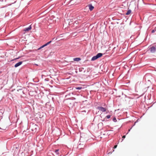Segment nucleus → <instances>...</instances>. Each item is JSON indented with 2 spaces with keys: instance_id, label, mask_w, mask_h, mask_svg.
<instances>
[{
  "instance_id": "1",
  "label": "nucleus",
  "mask_w": 156,
  "mask_h": 156,
  "mask_svg": "<svg viewBox=\"0 0 156 156\" xmlns=\"http://www.w3.org/2000/svg\"><path fill=\"white\" fill-rule=\"evenodd\" d=\"M147 49V51H150L151 53H156V44L150 46L148 47Z\"/></svg>"
},
{
  "instance_id": "2",
  "label": "nucleus",
  "mask_w": 156,
  "mask_h": 156,
  "mask_svg": "<svg viewBox=\"0 0 156 156\" xmlns=\"http://www.w3.org/2000/svg\"><path fill=\"white\" fill-rule=\"evenodd\" d=\"M103 54L101 53H98L96 55L93 56L91 59V61H95L98 58H99L101 57L102 55H103Z\"/></svg>"
},
{
  "instance_id": "3",
  "label": "nucleus",
  "mask_w": 156,
  "mask_h": 156,
  "mask_svg": "<svg viewBox=\"0 0 156 156\" xmlns=\"http://www.w3.org/2000/svg\"><path fill=\"white\" fill-rule=\"evenodd\" d=\"M52 42V41H49L47 42L45 44H44L42 46L40 47L39 48H38L37 49V50H40L41 49H42V48H44V47L47 46L49 44H50Z\"/></svg>"
},
{
  "instance_id": "4",
  "label": "nucleus",
  "mask_w": 156,
  "mask_h": 156,
  "mask_svg": "<svg viewBox=\"0 0 156 156\" xmlns=\"http://www.w3.org/2000/svg\"><path fill=\"white\" fill-rule=\"evenodd\" d=\"M97 109L99 110L100 111L102 112H105L106 111V108H105L103 107L102 106H98L97 107Z\"/></svg>"
},
{
  "instance_id": "5",
  "label": "nucleus",
  "mask_w": 156,
  "mask_h": 156,
  "mask_svg": "<svg viewBox=\"0 0 156 156\" xmlns=\"http://www.w3.org/2000/svg\"><path fill=\"white\" fill-rule=\"evenodd\" d=\"M32 29V27L31 25L29 26L28 27L26 28L23 29V31L25 32L29 31L30 30Z\"/></svg>"
},
{
  "instance_id": "6",
  "label": "nucleus",
  "mask_w": 156,
  "mask_h": 156,
  "mask_svg": "<svg viewBox=\"0 0 156 156\" xmlns=\"http://www.w3.org/2000/svg\"><path fill=\"white\" fill-rule=\"evenodd\" d=\"M23 61H21L18 62L16 64L14 65V67L15 68H17L19 66H20L23 63Z\"/></svg>"
},
{
  "instance_id": "7",
  "label": "nucleus",
  "mask_w": 156,
  "mask_h": 156,
  "mask_svg": "<svg viewBox=\"0 0 156 156\" xmlns=\"http://www.w3.org/2000/svg\"><path fill=\"white\" fill-rule=\"evenodd\" d=\"M87 6L89 7V9L90 11H92L94 8V7L91 4L88 5Z\"/></svg>"
},
{
  "instance_id": "8",
  "label": "nucleus",
  "mask_w": 156,
  "mask_h": 156,
  "mask_svg": "<svg viewBox=\"0 0 156 156\" xmlns=\"http://www.w3.org/2000/svg\"><path fill=\"white\" fill-rule=\"evenodd\" d=\"M81 58L80 57H76L73 58V60L75 62H79L81 60Z\"/></svg>"
},
{
  "instance_id": "9",
  "label": "nucleus",
  "mask_w": 156,
  "mask_h": 156,
  "mask_svg": "<svg viewBox=\"0 0 156 156\" xmlns=\"http://www.w3.org/2000/svg\"><path fill=\"white\" fill-rule=\"evenodd\" d=\"M75 88L76 90H80L82 89H84V87L83 86H80L76 87Z\"/></svg>"
},
{
  "instance_id": "10",
  "label": "nucleus",
  "mask_w": 156,
  "mask_h": 156,
  "mask_svg": "<svg viewBox=\"0 0 156 156\" xmlns=\"http://www.w3.org/2000/svg\"><path fill=\"white\" fill-rule=\"evenodd\" d=\"M17 91H22L23 90V88H25L24 87H22L20 86H18L17 87Z\"/></svg>"
},
{
  "instance_id": "11",
  "label": "nucleus",
  "mask_w": 156,
  "mask_h": 156,
  "mask_svg": "<svg viewBox=\"0 0 156 156\" xmlns=\"http://www.w3.org/2000/svg\"><path fill=\"white\" fill-rule=\"evenodd\" d=\"M24 109L26 111V113L29 114V112L28 110H30L29 108L28 107H25Z\"/></svg>"
},
{
  "instance_id": "12",
  "label": "nucleus",
  "mask_w": 156,
  "mask_h": 156,
  "mask_svg": "<svg viewBox=\"0 0 156 156\" xmlns=\"http://www.w3.org/2000/svg\"><path fill=\"white\" fill-rule=\"evenodd\" d=\"M131 9H128V10H127V12L125 13L126 15H129V14H130L131 13Z\"/></svg>"
},
{
  "instance_id": "13",
  "label": "nucleus",
  "mask_w": 156,
  "mask_h": 156,
  "mask_svg": "<svg viewBox=\"0 0 156 156\" xmlns=\"http://www.w3.org/2000/svg\"><path fill=\"white\" fill-rule=\"evenodd\" d=\"M59 150L58 149H56L55 151V152L56 154L58 155L59 154Z\"/></svg>"
},
{
  "instance_id": "14",
  "label": "nucleus",
  "mask_w": 156,
  "mask_h": 156,
  "mask_svg": "<svg viewBox=\"0 0 156 156\" xmlns=\"http://www.w3.org/2000/svg\"><path fill=\"white\" fill-rule=\"evenodd\" d=\"M113 121L114 122H116L117 121V120H116V118L115 117H114L113 119H112Z\"/></svg>"
},
{
  "instance_id": "15",
  "label": "nucleus",
  "mask_w": 156,
  "mask_h": 156,
  "mask_svg": "<svg viewBox=\"0 0 156 156\" xmlns=\"http://www.w3.org/2000/svg\"><path fill=\"white\" fill-rule=\"evenodd\" d=\"M111 117V115H107L105 117V118L107 119H109Z\"/></svg>"
},
{
  "instance_id": "16",
  "label": "nucleus",
  "mask_w": 156,
  "mask_h": 156,
  "mask_svg": "<svg viewBox=\"0 0 156 156\" xmlns=\"http://www.w3.org/2000/svg\"><path fill=\"white\" fill-rule=\"evenodd\" d=\"M156 31V28H155L153 30L151 31L152 33H154L155 31Z\"/></svg>"
},
{
  "instance_id": "17",
  "label": "nucleus",
  "mask_w": 156,
  "mask_h": 156,
  "mask_svg": "<svg viewBox=\"0 0 156 156\" xmlns=\"http://www.w3.org/2000/svg\"><path fill=\"white\" fill-rule=\"evenodd\" d=\"M126 137V135H124L123 136H122V141Z\"/></svg>"
},
{
  "instance_id": "18",
  "label": "nucleus",
  "mask_w": 156,
  "mask_h": 156,
  "mask_svg": "<svg viewBox=\"0 0 156 156\" xmlns=\"http://www.w3.org/2000/svg\"><path fill=\"white\" fill-rule=\"evenodd\" d=\"M55 103L58 106L59 105V104L58 101H56L55 102Z\"/></svg>"
},
{
  "instance_id": "19",
  "label": "nucleus",
  "mask_w": 156,
  "mask_h": 156,
  "mask_svg": "<svg viewBox=\"0 0 156 156\" xmlns=\"http://www.w3.org/2000/svg\"><path fill=\"white\" fill-rule=\"evenodd\" d=\"M84 69V68H81L79 69V70L80 72H81Z\"/></svg>"
},
{
  "instance_id": "20",
  "label": "nucleus",
  "mask_w": 156,
  "mask_h": 156,
  "mask_svg": "<svg viewBox=\"0 0 156 156\" xmlns=\"http://www.w3.org/2000/svg\"><path fill=\"white\" fill-rule=\"evenodd\" d=\"M19 58H20V57H18V58H15L13 59L12 60H11V61H14V60H15L18 59H19Z\"/></svg>"
},
{
  "instance_id": "21",
  "label": "nucleus",
  "mask_w": 156,
  "mask_h": 156,
  "mask_svg": "<svg viewBox=\"0 0 156 156\" xmlns=\"http://www.w3.org/2000/svg\"><path fill=\"white\" fill-rule=\"evenodd\" d=\"M49 80V79L48 78H45L44 79V81H48Z\"/></svg>"
},
{
  "instance_id": "22",
  "label": "nucleus",
  "mask_w": 156,
  "mask_h": 156,
  "mask_svg": "<svg viewBox=\"0 0 156 156\" xmlns=\"http://www.w3.org/2000/svg\"><path fill=\"white\" fill-rule=\"evenodd\" d=\"M56 39H57L56 38L55 39V37H54L52 39V40H51V41H52V42L53 41H55L56 40Z\"/></svg>"
},
{
  "instance_id": "23",
  "label": "nucleus",
  "mask_w": 156,
  "mask_h": 156,
  "mask_svg": "<svg viewBox=\"0 0 156 156\" xmlns=\"http://www.w3.org/2000/svg\"><path fill=\"white\" fill-rule=\"evenodd\" d=\"M52 101H53V103H55V99H54V98H53V97H52Z\"/></svg>"
},
{
  "instance_id": "24",
  "label": "nucleus",
  "mask_w": 156,
  "mask_h": 156,
  "mask_svg": "<svg viewBox=\"0 0 156 156\" xmlns=\"http://www.w3.org/2000/svg\"><path fill=\"white\" fill-rule=\"evenodd\" d=\"M54 52H51L50 53V54H49V55H52V54H54Z\"/></svg>"
},
{
  "instance_id": "25",
  "label": "nucleus",
  "mask_w": 156,
  "mask_h": 156,
  "mask_svg": "<svg viewBox=\"0 0 156 156\" xmlns=\"http://www.w3.org/2000/svg\"><path fill=\"white\" fill-rule=\"evenodd\" d=\"M106 119L105 118H104V119H101V121H102V122H103V121H105V119Z\"/></svg>"
},
{
  "instance_id": "26",
  "label": "nucleus",
  "mask_w": 156,
  "mask_h": 156,
  "mask_svg": "<svg viewBox=\"0 0 156 156\" xmlns=\"http://www.w3.org/2000/svg\"><path fill=\"white\" fill-rule=\"evenodd\" d=\"M132 128L131 127L130 128V129H129L128 130V132L127 133H126V134H128V133H129V132L130 131L131 129H132Z\"/></svg>"
},
{
  "instance_id": "27",
  "label": "nucleus",
  "mask_w": 156,
  "mask_h": 156,
  "mask_svg": "<svg viewBox=\"0 0 156 156\" xmlns=\"http://www.w3.org/2000/svg\"><path fill=\"white\" fill-rule=\"evenodd\" d=\"M117 146V145H114V147H113V148L114 149H115L116 148Z\"/></svg>"
},
{
  "instance_id": "28",
  "label": "nucleus",
  "mask_w": 156,
  "mask_h": 156,
  "mask_svg": "<svg viewBox=\"0 0 156 156\" xmlns=\"http://www.w3.org/2000/svg\"><path fill=\"white\" fill-rule=\"evenodd\" d=\"M34 127H35V129H37V125H34Z\"/></svg>"
},
{
  "instance_id": "29",
  "label": "nucleus",
  "mask_w": 156,
  "mask_h": 156,
  "mask_svg": "<svg viewBox=\"0 0 156 156\" xmlns=\"http://www.w3.org/2000/svg\"><path fill=\"white\" fill-rule=\"evenodd\" d=\"M139 120V119H138L136 120V121L135 122V123H136L138 122V120Z\"/></svg>"
},
{
  "instance_id": "30",
  "label": "nucleus",
  "mask_w": 156,
  "mask_h": 156,
  "mask_svg": "<svg viewBox=\"0 0 156 156\" xmlns=\"http://www.w3.org/2000/svg\"><path fill=\"white\" fill-rule=\"evenodd\" d=\"M136 123H135V122H134V124H133V125L131 127L132 128H133V126H134L135 125V124H136Z\"/></svg>"
},
{
  "instance_id": "31",
  "label": "nucleus",
  "mask_w": 156,
  "mask_h": 156,
  "mask_svg": "<svg viewBox=\"0 0 156 156\" xmlns=\"http://www.w3.org/2000/svg\"><path fill=\"white\" fill-rule=\"evenodd\" d=\"M51 109H52L53 110L54 109V107L53 106H52L51 107Z\"/></svg>"
},
{
  "instance_id": "32",
  "label": "nucleus",
  "mask_w": 156,
  "mask_h": 156,
  "mask_svg": "<svg viewBox=\"0 0 156 156\" xmlns=\"http://www.w3.org/2000/svg\"><path fill=\"white\" fill-rule=\"evenodd\" d=\"M21 91H22V92L23 94H24V92L23 90H22Z\"/></svg>"
},
{
  "instance_id": "33",
  "label": "nucleus",
  "mask_w": 156,
  "mask_h": 156,
  "mask_svg": "<svg viewBox=\"0 0 156 156\" xmlns=\"http://www.w3.org/2000/svg\"><path fill=\"white\" fill-rule=\"evenodd\" d=\"M83 112H86V111L85 110H84L83 111Z\"/></svg>"
},
{
  "instance_id": "34",
  "label": "nucleus",
  "mask_w": 156,
  "mask_h": 156,
  "mask_svg": "<svg viewBox=\"0 0 156 156\" xmlns=\"http://www.w3.org/2000/svg\"><path fill=\"white\" fill-rule=\"evenodd\" d=\"M35 65L37 66H38V64H35Z\"/></svg>"
},
{
  "instance_id": "35",
  "label": "nucleus",
  "mask_w": 156,
  "mask_h": 156,
  "mask_svg": "<svg viewBox=\"0 0 156 156\" xmlns=\"http://www.w3.org/2000/svg\"><path fill=\"white\" fill-rule=\"evenodd\" d=\"M109 131H113V130H109Z\"/></svg>"
},
{
  "instance_id": "36",
  "label": "nucleus",
  "mask_w": 156,
  "mask_h": 156,
  "mask_svg": "<svg viewBox=\"0 0 156 156\" xmlns=\"http://www.w3.org/2000/svg\"><path fill=\"white\" fill-rule=\"evenodd\" d=\"M2 73V72L1 71H0V74Z\"/></svg>"
},
{
  "instance_id": "37",
  "label": "nucleus",
  "mask_w": 156,
  "mask_h": 156,
  "mask_svg": "<svg viewBox=\"0 0 156 156\" xmlns=\"http://www.w3.org/2000/svg\"><path fill=\"white\" fill-rule=\"evenodd\" d=\"M20 91V92H22V91Z\"/></svg>"
},
{
  "instance_id": "38",
  "label": "nucleus",
  "mask_w": 156,
  "mask_h": 156,
  "mask_svg": "<svg viewBox=\"0 0 156 156\" xmlns=\"http://www.w3.org/2000/svg\"><path fill=\"white\" fill-rule=\"evenodd\" d=\"M80 145V144H79V145Z\"/></svg>"
},
{
  "instance_id": "39",
  "label": "nucleus",
  "mask_w": 156,
  "mask_h": 156,
  "mask_svg": "<svg viewBox=\"0 0 156 156\" xmlns=\"http://www.w3.org/2000/svg\"><path fill=\"white\" fill-rule=\"evenodd\" d=\"M152 89H153V87H152Z\"/></svg>"
},
{
  "instance_id": "40",
  "label": "nucleus",
  "mask_w": 156,
  "mask_h": 156,
  "mask_svg": "<svg viewBox=\"0 0 156 156\" xmlns=\"http://www.w3.org/2000/svg\"><path fill=\"white\" fill-rule=\"evenodd\" d=\"M82 146H83V147L84 146H83V144L82 145Z\"/></svg>"
},
{
  "instance_id": "41",
  "label": "nucleus",
  "mask_w": 156,
  "mask_h": 156,
  "mask_svg": "<svg viewBox=\"0 0 156 156\" xmlns=\"http://www.w3.org/2000/svg\"><path fill=\"white\" fill-rule=\"evenodd\" d=\"M115 48H114V49H115Z\"/></svg>"
},
{
  "instance_id": "42",
  "label": "nucleus",
  "mask_w": 156,
  "mask_h": 156,
  "mask_svg": "<svg viewBox=\"0 0 156 156\" xmlns=\"http://www.w3.org/2000/svg\"><path fill=\"white\" fill-rule=\"evenodd\" d=\"M149 87H148L147 88H148Z\"/></svg>"
}]
</instances>
